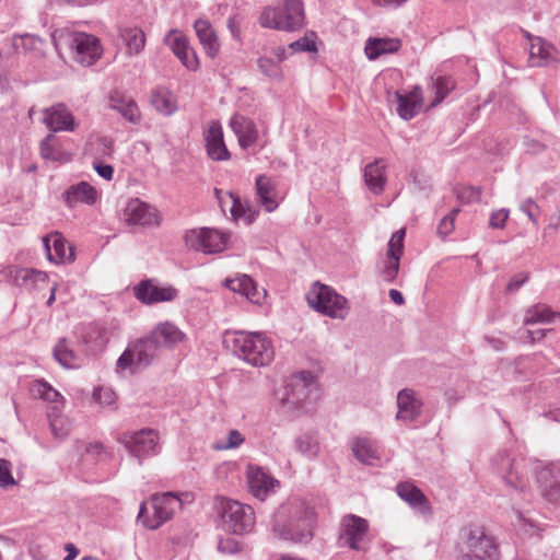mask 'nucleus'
I'll return each mask as SVG.
<instances>
[{"label": "nucleus", "mask_w": 560, "mask_h": 560, "mask_svg": "<svg viewBox=\"0 0 560 560\" xmlns=\"http://www.w3.org/2000/svg\"><path fill=\"white\" fill-rule=\"evenodd\" d=\"M316 513L306 500L289 499L275 514L272 532L283 540L308 544L314 537Z\"/></svg>", "instance_id": "f257e3e1"}, {"label": "nucleus", "mask_w": 560, "mask_h": 560, "mask_svg": "<svg viewBox=\"0 0 560 560\" xmlns=\"http://www.w3.org/2000/svg\"><path fill=\"white\" fill-rule=\"evenodd\" d=\"M223 342L235 357L253 366H265L273 360L272 343L262 332L228 330Z\"/></svg>", "instance_id": "f03ea898"}, {"label": "nucleus", "mask_w": 560, "mask_h": 560, "mask_svg": "<svg viewBox=\"0 0 560 560\" xmlns=\"http://www.w3.org/2000/svg\"><path fill=\"white\" fill-rule=\"evenodd\" d=\"M304 20L301 0H283L275 8H265L259 16V24L266 28L293 32L303 27Z\"/></svg>", "instance_id": "7ed1b4c3"}, {"label": "nucleus", "mask_w": 560, "mask_h": 560, "mask_svg": "<svg viewBox=\"0 0 560 560\" xmlns=\"http://www.w3.org/2000/svg\"><path fill=\"white\" fill-rule=\"evenodd\" d=\"M306 300L312 308L328 317L345 319L349 314L348 300L328 285L315 283Z\"/></svg>", "instance_id": "20e7f679"}, {"label": "nucleus", "mask_w": 560, "mask_h": 560, "mask_svg": "<svg viewBox=\"0 0 560 560\" xmlns=\"http://www.w3.org/2000/svg\"><path fill=\"white\" fill-rule=\"evenodd\" d=\"M219 514L224 528L236 535L250 532L255 525L253 508L235 500L220 499Z\"/></svg>", "instance_id": "39448f33"}, {"label": "nucleus", "mask_w": 560, "mask_h": 560, "mask_svg": "<svg viewBox=\"0 0 560 560\" xmlns=\"http://www.w3.org/2000/svg\"><path fill=\"white\" fill-rule=\"evenodd\" d=\"M159 341L151 335L130 342L117 360V368L136 371L149 366L158 357Z\"/></svg>", "instance_id": "423d86ee"}, {"label": "nucleus", "mask_w": 560, "mask_h": 560, "mask_svg": "<svg viewBox=\"0 0 560 560\" xmlns=\"http://www.w3.org/2000/svg\"><path fill=\"white\" fill-rule=\"evenodd\" d=\"M151 506L153 516H145L147 506L144 503L140 505L138 521L149 529H156L166 521H168L174 512L182 506L180 499L173 492H165L162 494H154L151 498Z\"/></svg>", "instance_id": "0eeeda50"}, {"label": "nucleus", "mask_w": 560, "mask_h": 560, "mask_svg": "<svg viewBox=\"0 0 560 560\" xmlns=\"http://www.w3.org/2000/svg\"><path fill=\"white\" fill-rule=\"evenodd\" d=\"M369 522L354 514L342 516L339 526L338 540L341 546H346L354 551H365L368 548Z\"/></svg>", "instance_id": "6e6552de"}, {"label": "nucleus", "mask_w": 560, "mask_h": 560, "mask_svg": "<svg viewBox=\"0 0 560 560\" xmlns=\"http://www.w3.org/2000/svg\"><path fill=\"white\" fill-rule=\"evenodd\" d=\"M494 465L506 486L515 491L526 489L529 465L525 458H512L508 453H502L494 458Z\"/></svg>", "instance_id": "1a4fd4ad"}, {"label": "nucleus", "mask_w": 560, "mask_h": 560, "mask_svg": "<svg viewBox=\"0 0 560 560\" xmlns=\"http://www.w3.org/2000/svg\"><path fill=\"white\" fill-rule=\"evenodd\" d=\"M159 434L153 429H141L135 432L122 433L119 442L124 444L128 453L141 464L147 457L159 453Z\"/></svg>", "instance_id": "9d476101"}, {"label": "nucleus", "mask_w": 560, "mask_h": 560, "mask_svg": "<svg viewBox=\"0 0 560 560\" xmlns=\"http://www.w3.org/2000/svg\"><path fill=\"white\" fill-rule=\"evenodd\" d=\"M314 389H316V382L313 373L302 371L287 380L281 402L294 409H303V402L308 399Z\"/></svg>", "instance_id": "9b49d317"}, {"label": "nucleus", "mask_w": 560, "mask_h": 560, "mask_svg": "<svg viewBox=\"0 0 560 560\" xmlns=\"http://www.w3.org/2000/svg\"><path fill=\"white\" fill-rule=\"evenodd\" d=\"M187 247L203 254L221 253L226 247L228 234L215 229L202 228L185 234Z\"/></svg>", "instance_id": "f8f14e48"}, {"label": "nucleus", "mask_w": 560, "mask_h": 560, "mask_svg": "<svg viewBox=\"0 0 560 560\" xmlns=\"http://www.w3.org/2000/svg\"><path fill=\"white\" fill-rule=\"evenodd\" d=\"M494 539L481 530H471L462 550L459 560H499Z\"/></svg>", "instance_id": "ddd939ff"}, {"label": "nucleus", "mask_w": 560, "mask_h": 560, "mask_svg": "<svg viewBox=\"0 0 560 560\" xmlns=\"http://www.w3.org/2000/svg\"><path fill=\"white\" fill-rule=\"evenodd\" d=\"M74 58L83 66L93 65L102 55L101 43L97 37L86 33H74L69 42Z\"/></svg>", "instance_id": "4468645a"}, {"label": "nucleus", "mask_w": 560, "mask_h": 560, "mask_svg": "<svg viewBox=\"0 0 560 560\" xmlns=\"http://www.w3.org/2000/svg\"><path fill=\"white\" fill-rule=\"evenodd\" d=\"M398 497L408 503L413 512L425 521L430 520L433 514L430 501L424 493L411 482H399L396 487Z\"/></svg>", "instance_id": "2eb2a0df"}, {"label": "nucleus", "mask_w": 560, "mask_h": 560, "mask_svg": "<svg viewBox=\"0 0 560 560\" xmlns=\"http://www.w3.org/2000/svg\"><path fill=\"white\" fill-rule=\"evenodd\" d=\"M135 296L144 304L171 302L178 295V291L172 285L160 287L152 280H143L135 289Z\"/></svg>", "instance_id": "dca6fc26"}, {"label": "nucleus", "mask_w": 560, "mask_h": 560, "mask_svg": "<svg viewBox=\"0 0 560 560\" xmlns=\"http://www.w3.org/2000/svg\"><path fill=\"white\" fill-rule=\"evenodd\" d=\"M125 221L129 225L153 226L159 225V215L155 208L138 198L130 199L124 210Z\"/></svg>", "instance_id": "f3484780"}, {"label": "nucleus", "mask_w": 560, "mask_h": 560, "mask_svg": "<svg viewBox=\"0 0 560 560\" xmlns=\"http://www.w3.org/2000/svg\"><path fill=\"white\" fill-rule=\"evenodd\" d=\"M537 482L542 497L556 504H560V462L552 463L537 472Z\"/></svg>", "instance_id": "a211bd4d"}, {"label": "nucleus", "mask_w": 560, "mask_h": 560, "mask_svg": "<svg viewBox=\"0 0 560 560\" xmlns=\"http://www.w3.org/2000/svg\"><path fill=\"white\" fill-rule=\"evenodd\" d=\"M43 122L51 132L74 131L77 122L65 104H55L43 110Z\"/></svg>", "instance_id": "6ab92c4d"}, {"label": "nucleus", "mask_w": 560, "mask_h": 560, "mask_svg": "<svg viewBox=\"0 0 560 560\" xmlns=\"http://www.w3.org/2000/svg\"><path fill=\"white\" fill-rule=\"evenodd\" d=\"M404 237L405 230L401 229L396 231L388 242L387 256L382 269V276L386 282H393L399 271V261L404 248Z\"/></svg>", "instance_id": "aec40b11"}, {"label": "nucleus", "mask_w": 560, "mask_h": 560, "mask_svg": "<svg viewBox=\"0 0 560 560\" xmlns=\"http://www.w3.org/2000/svg\"><path fill=\"white\" fill-rule=\"evenodd\" d=\"M43 245L50 262L59 265L74 260L73 248L58 232L43 237Z\"/></svg>", "instance_id": "412c9836"}, {"label": "nucleus", "mask_w": 560, "mask_h": 560, "mask_svg": "<svg viewBox=\"0 0 560 560\" xmlns=\"http://www.w3.org/2000/svg\"><path fill=\"white\" fill-rule=\"evenodd\" d=\"M247 483L250 493L262 501L273 491L279 481L262 468L249 465L247 469Z\"/></svg>", "instance_id": "4be33fe9"}, {"label": "nucleus", "mask_w": 560, "mask_h": 560, "mask_svg": "<svg viewBox=\"0 0 560 560\" xmlns=\"http://www.w3.org/2000/svg\"><path fill=\"white\" fill-rule=\"evenodd\" d=\"M207 154L213 161H228L231 154L223 140L222 126L218 120L210 122L203 133Z\"/></svg>", "instance_id": "5701e85b"}, {"label": "nucleus", "mask_w": 560, "mask_h": 560, "mask_svg": "<svg viewBox=\"0 0 560 560\" xmlns=\"http://www.w3.org/2000/svg\"><path fill=\"white\" fill-rule=\"evenodd\" d=\"M165 40L174 55L187 69L196 70L198 68L199 60L196 51L189 45V42L185 36L180 35L177 31L172 30L167 34Z\"/></svg>", "instance_id": "b1692460"}, {"label": "nucleus", "mask_w": 560, "mask_h": 560, "mask_svg": "<svg viewBox=\"0 0 560 560\" xmlns=\"http://www.w3.org/2000/svg\"><path fill=\"white\" fill-rule=\"evenodd\" d=\"M423 402L418 398L416 392L411 388H404L397 394V415L396 419L404 422H412L421 413Z\"/></svg>", "instance_id": "393cba45"}, {"label": "nucleus", "mask_w": 560, "mask_h": 560, "mask_svg": "<svg viewBox=\"0 0 560 560\" xmlns=\"http://www.w3.org/2000/svg\"><path fill=\"white\" fill-rule=\"evenodd\" d=\"M392 97L389 101L397 103V114L405 120L412 119L422 107V91L419 86H415L407 94L395 92Z\"/></svg>", "instance_id": "a878e982"}, {"label": "nucleus", "mask_w": 560, "mask_h": 560, "mask_svg": "<svg viewBox=\"0 0 560 560\" xmlns=\"http://www.w3.org/2000/svg\"><path fill=\"white\" fill-rule=\"evenodd\" d=\"M386 167L384 159H376L365 165L363 170L364 184L374 195H381L385 189L387 183Z\"/></svg>", "instance_id": "bb28decb"}, {"label": "nucleus", "mask_w": 560, "mask_h": 560, "mask_svg": "<svg viewBox=\"0 0 560 560\" xmlns=\"http://www.w3.org/2000/svg\"><path fill=\"white\" fill-rule=\"evenodd\" d=\"M226 287L236 293L244 295L254 304H260L266 298L265 289L258 288L254 280L247 275H241L225 281Z\"/></svg>", "instance_id": "cd10ccee"}, {"label": "nucleus", "mask_w": 560, "mask_h": 560, "mask_svg": "<svg viewBox=\"0 0 560 560\" xmlns=\"http://www.w3.org/2000/svg\"><path fill=\"white\" fill-rule=\"evenodd\" d=\"M194 30L206 55L211 59L215 58L220 51V43L211 23L206 19L199 18L194 23Z\"/></svg>", "instance_id": "c85d7f7f"}, {"label": "nucleus", "mask_w": 560, "mask_h": 560, "mask_svg": "<svg viewBox=\"0 0 560 560\" xmlns=\"http://www.w3.org/2000/svg\"><path fill=\"white\" fill-rule=\"evenodd\" d=\"M230 126L237 137L241 148L247 149L256 143L258 130L252 119L242 115H234L231 118Z\"/></svg>", "instance_id": "c756f323"}, {"label": "nucleus", "mask_w": 560, "mask_h": 560, "mask_svg": "<svg viewBox=\"0 0 560 560\" xmlns=\"http://www.w3.org/2000/svg\"><path fill=\"white\" fill-rule=\"evenodd\" d=\"M256 196L259 203L267 212L275 211L279 202L277 200L276 183L266 175H258L255 180Z\"/></svg>", "instance_id": "7c9ffc66"}, {"label": "nucleus", "mask_w": 560, "mask_h": 560, "mask_svg": "<svg viewBox=\"0 0 560 560\" xmlns=\"http://www.w3.org/2000/svg\"><path fill=\"white\" fill-rule=\"evenodd\" d=\"M9 281L15 287L31 290L38 283H46L48 275L30 268H14L9 271Z\"/></svg>", "instance_id": "2f4dec72"}, {"label": "nucleus", "mask_w": 560, "mask_h": 560, "mask_svg": "<svg viewBox=\"0 0 560 560\" xmlns=\"http://www.w3.org/2000/svg\"><path fill=\"white\" fill-rule=\"evenodd\" d=\"M97 199L96 189L88 182H80L71 185L63 192V200L69 207H74L77 203L93 205Z\"/></svg>", "instance_id": "473e14b6"}, {"label": "nucleus", "mask_w": 560, "mask_h": 560, "mask_svg": "<svg viewBox=\"0 0 560 560\" xmlns=\"http://www.w3.org/2000/svg\"><path fill=\"white\" fill-rule=\"evenodd\" d=\"M77 334L80 341L86 347L88 353L102 350L107 342L104 329L95 324L82 326Z\"/></svg>", "instance_id": "72a5a7b5"}, {"label": "nucleus", "mask_w": 560, "mask_h": 560, "mask_svg": "<svg viewBox=\"0 0 560 560\" xmlns=\"http://www.w3.org/2000/svg\"><path fill=\"white\" fill-rule=\"evenodd\" d=\"M108 107L119 113L125 119L130 122H138L140 120V112L136 102L119 92H113L109 95Z\"/></svg>", "instance_id": "f704fd0d"}, {"label": "nucleus", "mask_w": 560, "mask_h": 560, "mask_svg": "<svg viewBox=\"0 0 560 560\" xmlns=\"http://www.w3.org/2000/svg\"><path fill=\"white\" fill-rule=\"evenodd\" d=\"M401 42L398 38L371 37L365 43V55L370 60H375L385 54H393L399 50Z\"/></svg>", "instance_id": "c9c22d12"}, {"label": "nucleus", "mask_w": 560, "mask_h": 560, "mask_svg": "<svg viewBox=\"0 0 560 560\" xmlns=\"http://www.w3.org/2000/svg\"><path fill=\"white\" fill-rule=\"evenodd\" d=\"M150 335L159 341V347L173 348L185 339V334L170 322L159 324Z\"/></svg>", "instance_id": "e433bc0d"}, {"label": "nucleus", "mask_w": 560, "mask_h": 560, "mask_svg": "<svg viewBox=\"0 0 560 560\" xmlns=\"http://www.w3.org/2000/svg\"><path fill=\"white\" fill-rule=\"evenodd\" d=\"M118 33L126 46L128 55H139L143 50L145 35L141 28L137 26H124L118 28Z\"/></svg>", "instance_id": "4c0bfd02"}, {"label": "nucleus", "mask_w": 560, "mask_h": 560, "mask_svg": "<svg viewBox=\"0 0 560 560\" xmlns=\"http://www.w3.org/2000/svg\"><path fill=\"white\" fill-rule=\"evenodd\" d=\"M351 448L354 457L362 464L372 465L378 458L376 444L370 439H354Z\"/></svg>", "instance_id": "58836bf2"}, {"label": "nucleus", "mask_w": 560, "mask_h": 560, "mask_svg": "<svg viewBox=\"0 0 560 560\" xmlns=\"http://www.w3.org/2000/svg\"><path fill=\"white\" fill-rule=\"evenodd\" d=\"M553 48L540 37L530 39L529 63L532 67H541L552 59Z\"/></svg>", "instance_id": "ea45409f"}, {"label": "nucleus", "mask_w": 560, "mask_h": 560, "mask_svg": "<svg viewBox=\"0 0 560 560\" xmlns=\"http://www.w3.org/2000/svg\"><path fill=\"white\" fill-rule=\"evenodd\" d=\"M54 358L66 369L80 366V358L71 348L70 341L61 338L54 348Z\"/></svg>", "instance_id": "a19ab883"}, {"label": "nucleus", "mask_w": 560, "mask_h": 560, "mask_svg": "<svg viewBox=\"0 0 560 560\" xmlns=\"http://www.w3.org/2000/svg\"><path fill=\"white\" fill-rule=\"evenodd\" d=\"M151 104L158 112L164 115H171L177 108L174 95L164 86H158L152 91Z\"/></svg>", "instance_id": "79ce46f5"}, {"label": "nucleus", "mask_w": 560, "mask_h": 560, "mask_svg": "<svg viewBox=\"0 0 560 560\" xmlns=\"http://www.w3.org/2000/svg\"><path fill=\"white\" fill-rule=\"evenodd\" d=\"M556 318H560V312H553L548 305L538 303L527 308L523 324H545Z\"/></svg>", "instance_id": "37998d69"}, {"label": "nucleus", "mask_w": 560, "mask_h": 560, "mask_svg": "<svg viewBox=\"0 0 560 560\" xmlns=\"http://www.w3.org/2000/svg\"><path fill=\"white\" fill-rule=\"evenodd\" d=\"M47 416L50 430L55 439L59 441L65 440L70 432V423L68 419L61 415L57 406L52 407L51 410L48 411Z\"/></svg>", "instance_id": "c03bdc74"}, {"label": "nucleus", "mask_w": 560, "mask_h": 560, "mask_svg": "<svg viewBox=\"0 0 560 560\" xmlns=\"http://www.w3.org/2000/svg\"><path fill=\"white\" fill-rule=\"evenodd\" d=\"M229 197L232 201L231 213L235 220L244 219L248 224L255 221L257 210L253 209L248 202H243L234 192H229Z\"/></svg>", "instance_id": "a18cd8bd"}, {"label": "nucleus", "mask_w": 560, "mask_h": 560, "mask_svg": "<svg viewBox=\"0 0 560 560\" xmlns=\"http://www.w3.org/2000/svg\"><path fill=\"white\" fill-rule=\"evenodd\" d=\"M295 448L307 458H315L319 453V441L315 434L304 433L294 440Z\"/></svg>", "instance_id": "49530a36"}, {"label": "nucleus", "mask_w": 560, "mask_h": 560, "mask_svg": "<svg viewBox=\"0 0 560 560\" xmlns=\"http://www.w3.org/2000/svg\"><path fill=\"white\" fill-rule=\"evenodd\" d=\"M31 393L35 398H40L50 402H59L62 396L47 382L36 380L31 385Z\"/></svg>", "instance_id": "de8ad7c7"}, {"label": "nucleus", "mask_w": 560, "mask_h": 560, "mask_svg": "<svg viewBox=\"0 0 560 560\" xmlns=\"http://www.w3.org/2000/svg\"><path fill=\"white\" fill-rule=\"evenodd\" d=\"M454 82L451 78L447 77H436L432 79V89L435 92V98L432 102L431 106H436L440 104L453 90Z\"/></svg>", "instance_id": "09e8293b"}, {"label": "nucleus", "mask_w": 560, "mask_h": 560, "mask_svg": "<svg viewBox=\"0 0 560 560\" xmlns=\"http://www.w3.org/2000/svg\"><path fill=\"white\" fill-rule=\"evenodd\" d=\"M257 66L261 73H264L266 77L270 79L282 78V71L279 61H276L272 58L266 56L259 57L257 60Z\"/></svg>", "instance_id": "8fccbe9b"}, {"label": "nucleus", "mask_w": 560, "mask_h": 560, "mask_svg": "<svg viewBox=\"0 0 560 560\" xmlns=\"http://www.w3.org/2000/svg\"><path fill=\"white\" fill-rule=\"evenodd\" d=\"M454 194L462 203L467 205L478 202L481 198L480 187L474 186H456L454 188Z\"/></svg>", "instance_id": "3c124183"}, {"label": "nucleus", "mask_w": 560, "mask_h": 560, "mask_svg": "<svg viewBox=\"0 0 560 560\" xmlns=\"http://www.w3.org/2000/svg\"><path fill=\"white\" fill-rule=\"evenodd\" d=\"M55 136L52 133L47 135L40 142V155L45 160L59 161L61 152L54 147Z\"/></svg>", "instance_id": "603ef678"}, {"label": "nucleus", "mask_w": 560, "mask_h": 560, "mask_svg": "<svg viewBox=\"0 0 560 560\" xmlns=\"http://www.w3.org/2000/svg\"><path fill=\"white\" fill-rule=\"evenodd\" d=\"M288 49L291 50V54L298 52V51L315 52L317 50V47H316V43L314 39L310 38L308 36H304V37L299 38L298 40L291 43L288 46Z\"/></svg>", "instance_id": "864d4df0"}, {"label": "nucleus", "mask_w": 560, "mask_h": 560, "mask_svg": "<svg viewBox=\"0 0 560 560\" xmlns=\"http://www.w3.org/2000/svg\"><path fill=\"white\" fill-rule=\"evenodd\" d=\"M510 215V210L505 208L498 209L492 211L489 218V226L491 229H504L506 221Z\"/></svg>", "instance_id": "5fc2aeb1"}, {"label": "nucleus", "mask_w": 560, "mask_h": 560, "mask_svg": "<svg viewBox=\"0 0 560 560\" xmlns=\"http://www.w3.org/2000/svg\"><path fill=\"white\" fill-rule=\"evenodd\" d=\"M520 210L527 215V218L530 220V222L534 225H538V213H539V206L534 201L532 198L525 199L521 206Z\"/></svg>", "instance_id": "6e6d98bb"}, {"label": "nucleus", "mask_w": 560, "mask_h": 560, "mask_svg": "<svg viewBox=\"0 0 560 560\" xmlns=\"http://www.w3.org/2000/svg\"><path fill=\"white\" fill-rule=\"evenodd\" d=\"M95 400L102 406H113L116 401V394L107 387H100L93 394Z\"/></svg>", "instance_id": "4d7b16f0"}, {"label": "nucleus", "mask_w": 560, "mask_h": 560, "mask_svg": "<svg viewBox=\"0 0 560 560\" xmlns=\"http://www.w3.org/2000/svg\"><path fill=\"white\" fill-rule=\"evenodd\" d=\"M15 485V480L11 474V463L4 458H0V487Z\"/></svg>", "instance_id": "13d9d810"}, {"label": "nucleus", "mask_w": 560, "mask_h": 560, "mask_svg": "<svg viewBox=\"0 0 560 560\" xmlns=\"http://www.w3.org/2000/svg\"><path fill=\"white\" fill-rule=\"evenodd\" d=\"M528 279H529V273H527V272H521V273L515 275L506 284L505 291L508 293H513V292L517 291L524 283L527 282Z\"/></svg>", "instance_id": "bf43d9fd"}, {"label": "nucleus", "mask_w": 560, "mask_h": 560, "mask_svg": "<svg viewBox=\"0 0 560 560\" xmlns=\"http://www.w3.org/2000/svg\"><path fill=\"white\" fill-rule=\"evenodd\" d=\"M244 442L243 435L237 430H231L228 434L226 443L219 445L218 448H235Z\"/></svg>", "instance_id": "052dcab7"}, {"label": "nucleus", "mask_w": 560, "mask_h": 560, "mask_svg": "<svg viewBox=\"0 0 560 560\" xmlns=\"http://www.w3.org/2000/svg\"><path fill=\"white\" fill-rule=\"evenodd\" d=\"M455 229V222L451 217H443L438 224V234L442 237L450 235Z\"/></svg>", "instance_id": "680f3d73"}, {"label": "nucleus", "mask_w": 560, "mask_h": 560, "mask_svg": "<svg viewBox=\"0 0 560 560\" xmlns=\"http://www.w3.org/2000/svg\"><path fill=\"white\" fill-rule=\"evenodd\" d=\"M218 550L222 553H234L237 552L240 548L234 539L228 538L219 541Z\"/></svg>", "instance_id": "e2e57ef3"}, {"label": "nucleus", "mask_w": 560, "mask_h": 560, "mask_svg": "<svg viewBox=\"0 0 560 560\" xmlns=\"http://www.w3.org/2000/svg\"><path fill=\"white\" fill-rule=\"evenodd\" d=\"M96 173L106 180H110L114 175V168L109 164L94 163Z\"/></svg>", "instance_id": "0e129e2a"}, {"label": "nucleus", "mask_w": 560, "mask_h": 560, "mask_svg": "<svg viewBox=\"0 0 560 560\" xmlns=\"http://www.w3.org/2000/svg\"><path fill=\"white\" fill-rule=\"evenodd\" d=\"M374 5L396 9L402 5L408 0H371Z\"/></svg>", "instance_id": "69168bd1"}, {"label": "nucleus", "mask_w": 560, "mask_h": 560, "mask_svg": "<svg viewBox=\"0 0 560 560\" xmlns=\"http://www.w3.org/2000/svg\"><path fill=\"white\" fill-rule=\"evenodd\" d=\"M525 334H526V336H525L526 339H528L530 342H535V341L541 340L545 337L546 331L544 329H538V330L527 329L525 331Z\"/></svg>", "instance_id": "338daca9"}, {"label": "nucleus", "mask_w": 560, "mask_h": 560, "mask_svg": "<svg viewBox=\"0 0 560 560\" xmlns=\"http://www.w3.org/2000/svg\"><path fill=\"white\" fill-rule=\"evenodd\" d=\"M525 145L527 148V151L532 152V153L541 152L545 148L542 143H540L539 141L533 140V139L526 140Z\"/></svg>", "instance_id": "774afa93"}]
</instances>
